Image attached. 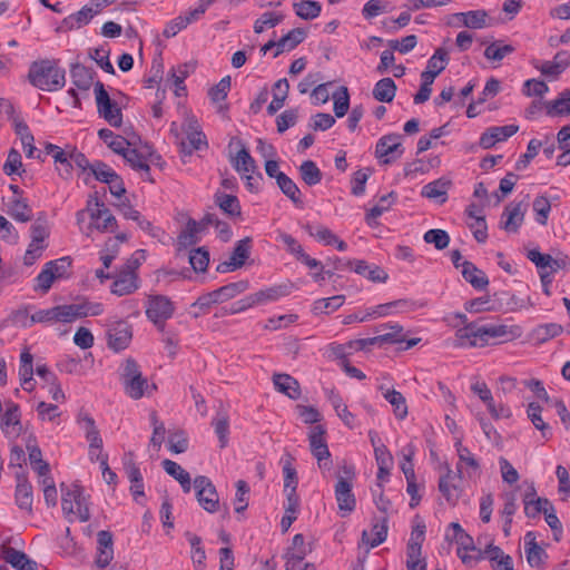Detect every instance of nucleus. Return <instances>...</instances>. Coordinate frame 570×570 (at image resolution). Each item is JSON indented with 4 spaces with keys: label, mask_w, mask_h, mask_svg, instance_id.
I'll return each instance as SVG.
<instances>
[{
    "label": "nucleus",
    "mask_w": 570,
    "mask_h": 570,
    "mask_svg": "<svg viewBox=\"0 0 570 570\" xmlns=\"http://www.w3.org/2000/svg\"><path fill=\"white\" fill-rule=\"evenodd\" d=\"M301 178L307 186H315L322 181L323 174L313 160H305L299 166Z\"/></svg>",
    "instance_id": "obj_42"
},
{
    "label": "nucleus",
    "mask_w": 570,
    "mask_h": 570,
    "mask_svg": "<svg viewBox=\"0 0 570 570\" xmlns=\"http://www.w3.org/2000/svg\"><path fill=\"white\" fill-rule=\"evenodd\" d=\"M307 37V32L303 28H294L277 40V50L274 52V58L283 52L295 49Z\"/></svg>",
    "instance_id": "obj_22"
},
{
    "label": "nucleus",
    "mask_w": 570,
    "mask_h": 570,
    "mask_svg": "<svg viewBox=\"0 0 570 570\" xmlns=\"http://www.w3.org/2000/svg\"><path fill=\"white\" fill-rule=\"evenodd\" d=\"M89 174L92 175L96 180L104 184L112 183V179L118 178V174L101 160L92 163Z\"/></svg>",
    "instance_id": "obj_50"
},
{
    "label": "nucleus",
    "mask_w": 570,
    "mask_h": 570,
    "mask_svg": "<svg viewBox=\"0 0 570 570\" xmlns=\"http://www.w3.org/2000/svg\"><path fill=\"white\" fill-rule=\"evenodd\" d=\"M289 83L286 78L279 79L274 85L273 100L267 106L269 115L276 114L283 106L288 96Z\"/></svg>",
    "instance_id": "obj_33"
},
{
    "label": "nucleus",
    "mask_w": 570,
    "mask_h": 570,
    "mask_svg": "<svg viewBox=\"0 0 570 570\" xmlns=\"http://www.w3.org/2000/svg\"><path fill=\"white\" fill-rule=\"evenodd\" d=\"M425 539V524L419 523L413 527L410 540L406 547V556L407 557H420L422 544Z\"/></svg>",
    "instance_id": "obj_37"
},
{
    "label": "nucleus",
    "mask_w": 570,
    "mask_h": 570,
    "mask_svg": "<svg viewBox=\"0 0 570 570\" xmlns=\"http://www.w3.org/2000/svg\"><path fill=\"white\" fill-rule=\"evenodd\" d=\"M295 13L304 20L317 18L322 11V4L314 0H303L293 4Z\"/></svg>",
    "instance_id": "obj_40"
},
{
    "label": "nucleus",
    "mask_w": 570,
    "mask_h": 570,
    "mask_svg": "<svg viewBox=\"0 0 570 570\" xmlns=\"http://www.w3.org/2000/svg\"><path fill=\"white\" fill-rule=\"evenodd\" d=\"M527 204L523 202L510 203L501 215L500 227L509 233H517L524 220Z\"/></svg>",
    "instance_id": "obj_10"
},
{
    "label": "nucleus",
    "mask_w": 570,
    "mask_h": 570,
    "mask_svg": "<svg viewBox=\"0 0 570 570\" xmlns=\"http://www.w3.org/2000/svg\"><path fill=\"white\" fill-rule=\"evenodd\" d=\"M234 145L239 148L235 156H229V160L235 170L238 173H255L257 169L256 163L243 140L238 137H233L229 140L228 147L230 148Z\"/></svg>",
    "instance_id": "obj_11"
},
{
    "label": "nucleus",
    "mask_w": 570,
    "mask_h": 570,
    "mask_svg": "<svg viewBox=\"0 0 570 570\" xmlns=\"http://www.w3.org/2000/svg\"><path fill=\"white\" fill-rule=\"evenodd\" d=\"M450 61L449 52L445 48H438L428 60L426 70L438 77Z\"/></svg>",
    "instance_id": "obj_44"
},
{
    "label": "nucleus",
    "mask_w": 570,
    "mask_h": 570,
    "mask_svg": "<svg viewBox=\"0 0 570 570\" xmlns=\"http://www.w3.org/2000/svg\"><path fill=\"white\" fill-rule=\"evenodd\" d=\"M451 186V180L445 178H439L423 186L421 195L430 199H436L443 197L441 203L446 200V194Z\"/></svg>",
    "instance_id": "obj_34"
},
{
    "label": "nucleus",
    "mask_w": 570,
    "mask_h": 570,
    "mask_svg": "<svg viewBox=\"0 0 570 570\" xmlns=\"http://www.w3.org/2000/svg\"><path fill=\"white\" fill-rule=\"evenodd\" d=\"M542 147V142L538 139H531L527 146V151L520 156V158L515 163L517 170L525 169L530 161L539 154L540 148Z\"/></svg>",
    "instance_id": "obj_60"
},
{
    "label": "nucleus",
    "mask_w": 570,
    "mask_h": 570,
    "mask_svg": "<svg viewBox=\"0 0 570 570\" xmlns=\"http://www.w3.org/2000/svg\"><path fill=\"white\" fill-rule=\"evenodd\" d=\"M463 26L471 29H482L487 26L488 12L485 10H471L454 14Z\"/></svg>",
    "instance_id": "obj_35"
},
{
    "label": "nucleus",
    "mask_w": 570,
    "mask_h": 570,
    "mask_svg": "<svg viewBox=\"0 0 570 570\" xmlns=\"http://www.w3.org/2000/svg\"><path fill=\"white\" fill-rule=\"evenodd\" d=\"M199 232L198 224L195 219L189 218L186 228L178 235V245L187 248L198 243L196 234Z\"/></svg>",
    "instance_id": "obj_51"
},
{
    "label": "nucleus",
    "mask_w": 570,
    "mask_h": 570,
    "mask_svg": "<svg viewBox=\"0 0 570 570\" xmlns=\"http://www.w3.org/2000/svg\"><path fill=\"white\" fill-rule=\"evenodd\" d=\"M384 399L393 406L394 414L397 419L403 420L407 415V405L403 394L394 389H385L380 386Z\"/></svg>",
    "instance_id": "obj_28"
},
{
    "label": "nucleus",
    "mask_w": 570,
    "mask_h": 570,
    "mask_svg": "<svg viewBox=\"0 0 570 570\" xmlns=\"http://www.w3.org/2000/svg\"><path fill=\"white\" fill-rule=\"evenodd\" d=\"M98 115L104 118L110 126L119 128L122 124L121 108L115 102L106 91L101 81L94 85Z\"/></svg>",
    "instance_id": "obj_4"
},
{
    "label": "nucleus",
    "mask_w": 570,
    "mask_h": 570,
    "mask_svg": "<svg viewBox=\"0 0 570 570\" xmlns=\"http://www.w3.org/2000/svg\"><path fill=\"white\" fill-rule=\"evenodd\" d=\"M304 228L311 237H314L318 242H324L325 245H334V242L337 240V236L323 225H318L314 228L312 225L306 224Z\"/></svg>",
    "instance_id": "obj_56"
},
{
    "label": "nucleus",
    "mask_w": 570,
    "mask_h": 570,
    "mask_svg": "<svg viewBox=\"0 0 570 570\" xmlns=\"http://www.w3.org/2000/svg\"><path fill=\"white\" fill-rule=\"evenodd\" d=\"M482 318L471 322L455 332L456 347H483L489 344L490 338L504 337L505 341L521 336L522 330L518 325L508 326L504 324L482 323Z\"/></svg>",
    "instance_id": "obj_1"
},
{
    "label": "nucleus",
    "mask_w": 570,
    "mask_h": 570,
    "mask_svg": "<svg viewBox=\"0 0 570 570\" xmlns=\"http://www.w3.org/2000/svg\"><path fill=\"white\" fill-rule=\"evenodd\" d=\"M292 287V284H279L253 293L252 296L255 306L263 305L268 302H275L281 297L289 295Z\"/></svg>",
    "instance_id": "obj_20"
},
{
    "label": "nucleus",
    "mask_w": 570,
    "mask_h": 570,
    "mask_svg": "<svg viewBox=\"0 0 570 570\" xmlns=\"http://www.w3.org/2000/svg\"><path fill=\"white\" fill-rule=\"evenodd\" d=\"M62 306L66 323H70L77 318L86 317L89 315L88 301H83L77 304H66Z\"/></svg>",
    "instance_id": "obj_62"
},
{
    "label": "nucleus",
    "mask_w": 570,
    "mask_h": 570,
    "mask_svg": "<svg viewBox=\"0 0 570 570\" xmlns=\"http://www.w3.org/2000/svg\"><path fill=\"white\" fill-rule=\"evenodd\" d=\"M73 501L77 507L78 518L81 522H87L90 519L89 508L83 495V488L78 484H73Z\"/></svg>",
    "instance_id": "obj_61"
},
{
    "label": "nucleus",
    "mask_w": 570,
    "mask_h": 570,
    "mask_svg": "<svg viewBox=\"0 0 570 570\" xmlns=\"http://www.w3.org/2000/svg\"><path fill=\"white\" fill-rule=\"evenodd\" d=\"M282 193L288 197L297 207L303 206L302 193L295 181L286 174L281 173L276 181Z\"/></svg>",
    "instance_id": "obj_31"
},
{
    "label": "nucleus",
    "mask_w": 570,
    "mask_h": 570,
    "mask_svg": "<svg viewBox=\"0 0 570 570\" xmlns=\"http://www.w3.org/2000/svg\"><path fill=\"white\" fill-rule=\"evenodd\" d=\"M194 488L198 503L209 513L219 510V498L215 485L209 478L198 475L194 479Z\"/></svg>",
    "instance_id": "obj_7"
},
{
    "label": "nucleus",
    "mask_w": 570,
    "mask_h": 570,
    "mask_svg": "<svg viewBox=\"0 0 570 570\" xmlns=\"http://www.w3.org/2000/svg\"><path fill=\"white\" fill-rule=\"evenodd\" d=\"M371 174L372 168L360 169L354 173L353 178L351 180V193L354 196H361L365 193V185Z\"/></svg>",
    "instance_id": "obj_63"
},
{
    "label": "nucleus",
    "mask_w": 570,
    "mask_h": 570,
    "mask_svg": "<svg viewBox=\"0 0 570 570\" xmlns=\"http://www.w3.org/2000/svg\"><path fill=\"white\" fill-rule=\"evenodd\" d=\"M519 130L517 125L494 126L482 132L479 145L483 149L492 148L497 142L507 140Z\"/></svg>",
    "instance_id": "obj_14"
},
{
    "label": "nucleus",
    "mask_w": 570,
    "mask_h": 570,
    "mask_svg": "<svg viewBox=\"0 0 570 570\" xmlns=\"http://www.w3.org/2000/svg\"><path fill=\"white\" fill-rule=\"evenodd\" d=\"M7 409L1 413V429L4 433H8V429L12 426L13 431L19 434L22 430L20 420V407L12 401L6 402Z\"/></svg>",
    "instance_id": "obj_24"
},
{
    "label": "nucleus",
    "mask_w": 570,
    "mask_h": 570,
    "mask_svg": "<svg viewBox=\"0 0 570 570\" xmlns=\"http://www.w3.org/2000/svg\"><path fill=\"white\" fill-rule=\"evenodd\" d=\"M423 239L428 244H433L438 250L446 248L450 244V236L443 229H429L425 232Z\"/></svg>",
    "instance_id": "obj_57"
},
{
    "label": "nucleus",
    "mask_w": 570,
    "mask_h": 570,
    "mask_svg": "<svg viewBox=\"0 0 570 570\" xmlns=\"http://www.w3.org/2000/svg\"><path fill=\"white\" fill-rule=\"evenodd\" d=\"M230 90V76L223 77L219 82L208 90V97L212 102L217 104L224 101L227 98L228 91Z\"/></svg>",
    "instance_id": "obj_59"
},
{
    "label": "nucleus",
    "mask_w": 570,
    "mask_h": 570,
    "mask_svg": "<svg viewBox=\"0 0 570 570\" xmlns=\"http://www.w3.org/2000/svg\"><path fill=\"white\" fill-rule=\"evenodd\" d=\"M346 478L338 476L335 484V498L340 511L352 512L356 507V500L352 492L351 479L354 476L353 465H343L342 468Z\"/></svg>",
    "instance_id": "obj_6"
},
{
    "label": "nucleus",
    "mask_w": 570,
    "mask_h": 570,
    "mask_svg": "<svg viewBox=\"0 0 570 570\" xmlns=\"http://www.w3.org/2000/svg\"><path fill=\"white\" fill-rule=\"evenodd\" d=\"M122 157L134 170H140L149 174L150 167L147 163V156L142 151H139L136 148H128Z\"/></svg>",
    "instance_id": "obj_48"
},
{
    "label": "nucleus",
    "mask_w": 570,
    "mask_h": 570,
    "mask_svg": "<svg viewBox=\"0 0 570 570\" xmlns=\"http://www.w3.org/2000/svg\"><path fill=\"white\" fill-rule=\"evenodd\" d=\"M175 305L165 295H150L147 301V318H170L174 315Z\"/></svg>",
    "instance_id": "obj_13"
},
{
    "label": "nucleus",
    "mask_w": 570,
    "mask_h": 570,
    "mask_svg": "<svg viewBox=\"0 0 570 570\" xmlns=\"http://www.w3.org/2000/svg\"><path fill=\"white\" fill-rule=\"evenodd\" d=\"M249 288V282L247 279H240L238 282L229 283L215 291H212L213 296L217 304L227 302L235 296L244 293Z\"/></svg>",
    "instance_id": "obj_23"
},
{
    "label": "nucleus",
    "mask_w": 570,
    "mask_h": 570,
    "mask_svg": "<svg viewBox=\"0 0 570 570\" xmlns=\"http://www.w3.org/2000/svg\"><path fill=\"white\" fill-rule=\"evenodd\" d=\"M1 558L17 570H38V564L31 560L24 552L19 551L12 547L2 544Z\"/></svg>",
    "instance_id": "obj_15"
},
{
    "label": "nucleus",
    "mask_w": 570,
    "mask_h": 570,
    "mask_svg": "<svg viewBox=\"0 0 570 570\" xmlns=\"http://www.w3.org/2000/svg\"><path fill=\"white\" fill-rule=\"evenodd\" d=\"M453 530V540L459 544L458 556L464 564H472L483 559L481 549L475 548L473 538L466 533L458 522L450 523Z\"/></svg>",
    "instance_id": "obj_5"
},
{
    "label": "nucleus",
    "mask_w": 570,
    "mask_h": 570,
    "mask_svg": "<svg viewBox=\"0 0 570 570\" xmlns=\"http://www.w3.org/2000/svg\"><path fill=\"white\" fill-rule=\"evenodd\" d=\"M354 272L374 283H385L389 278L387 273L377 265H368L366 261L354 259Z\"/></svg>",
    "instance_id": "obj_26"
},
{
    "label": "nucleus",
    "mask_w": 570,
    "mask_h": 570,
    "mask_svg": "<svg viewBox=\"0 0 570 570\" xmlns=\"http://www.w3.org/2000/svg\"><path fill=\"white\" fill-rule=\"evenodd\" d=\"M214 197L215 204L223 210L224 214L230 217H239L242 215L240 204L236 196L217 191Z\"/></svg>",
    "instance_id": "obj_32"
},
{
    "label": "nucleus",
    "mask_w": 570,
    "mask_h": 570,
    "mask_svg": "<svg viewBox=\"0 0 570 570\" xmlns=\"http://www.w3.org/2000/svg\"><path fill=\"white\" fill-rule=\"evenodd\" d=\"M453 479L452 471L450 468L446 469V473L439 480V491L445 498L449 504L455 505L461 491L455 484H451L450 480Z\"/></svg>",
    "instance_id": "obj_36"
},
{
    "label": "nucleus",
    "mask_w": 570,
    "mask_h": 570,
    "mask_svg": "<svg viewBox=\"0 0 570 570\" xmlns=\"http://www.w3.org/2000/svg\"><path fill=\"white\" fill-rule=\"evenodd\" d=\"M532 208L535 213V222L546 226L551 212L550 200L546 196H537L532 203Z\"/></svg>",
    "instance_id": "obj_52"
},
{
    "label": "nucleus",
    "mask_w": 570,
    "mask_h": 570,
    "mask_svg": "<svg viewBox=\"0 0 570 570\" xmlns=\"http://www.w3.org/2000/svg\"><path fill=\"white\" fill-rule=\"evenodd\" d=\"M563 332V327L557 323H548L538 325L533 334L540 343H544L551 338L559 336Z\"/></svg>",
    "instance_id": "obj_53"
},
{
    "label": "nucleus",
    "mask_w": 570,
    "mask_h": 570,
    "mask_svg": "<svg viewBox=\"0 0 570 570\" xmlns=\"http://www.w3.org/2000/svg\"><path fill=\"white\" fill-rule=\"evenodd\" d=\"M396 90L397 87L394 80L386 77L375 83L372 94L374 99L380 102H391L396 95Z\"/></svg>",
    "instance_id": "obj_29"
},
{
    "label": "nucleus",
    "mask_w": 570,
    "mask_h": 570,
    "mask_svg": "<svg viewBox=\"0 0 570 570\" xmlns=\"http://www.w3.org/2000/svg\"><path fill=\"white\" fill-rule=\"evenodd\" d=\"M527 561L532 568H542L548 554L538 542H527L525 544Z\"/></svg>",
    "instance_id": "obj_46"
},
{
    "label": "nucleus",
    "mask_w": 570,
    "mask_h": 570,
    "mask_svg": "<svg viewBox=\"0 0 570 570\" xmlns=\"http://www.w3.org/2000/svg\"><path fill=\"white\" fill-rule=\"evenodd\" d=\"M400 134H387L382 136L375 146V157L384 165H389L400 158L404 148L401 144Z\"/></svg>",
    "instance_id": "obj_8"
},
{
    "label": "nucleus",
    "mask_w": 570,
    "mask_h": 570,
    "mask_svg": "<svg viewBox=\"0 0 570 570\" xmlns=\"http://www.w3.org/2000/svg\"><path fill=\"white\" fill-rule=\"evenodd\" d=\"M212 425L214 426L215 433L218 436L219 446L226 448L228 444L229 434V420L225 412H218L216 417L213 419Z\"/></svg>",
    "instance_id": "obj_43"
},
{
    "label": "nucleus",
    "mask_w": 570,
    "mask_h": 570,
    "mask_svg": "<svg viewBox=\"0 0 570 570\" xmlns=\"http://www.w3.org/2000/svg\"><path fill=\"white\" fill-rule=\"evenodd\" d=\"M541 412H542V407L538 403H535V402L529 403L528 410H527L528 417L530 419L532 424L535 426V429H538L541 432L542 436L548 440L551 438L552 433H551V429H550L549 424L543 422Z\"/></svg>",
    "instance_id": "obj_41"
},
{
    "label": "nucleus",
    "mask_w": 570,
    "mask_h": 570,
    "mask_svg": "<svg viewBox=\"0 0 570 570\" xmlns=\"http://www.w3.org/2000/svg\"><path fill=\"white\" fill-rule=\"evenodd\" d=\"M372 531L374 534L372 540H368L366 530H364L362 533V540L365 541L366 543H368L371 546V548H375V547L382 544L386 540L387 518L384 517L381 522H376L375 524H373Z\"/></svg>",
    "instance_id": "obj_47"
},
{
    "label": "nucleus",
    "mask_w": 570,
    "mask_h": 570,
    "mask_svg": "<svg viewBox=\"0 0 570 570\" xmlns=\"http://www.w3.org/2000/svg\"><path fill=\"white\" fill-rule=\"evenodd\" d=\"M341 95H334L333 110L337 118L344 117L350 108V94L345 86L340 87Z\"/></svg>",
    "instance_id": "obj_64"
},
{
    "label": "nucleus",
    "mask_w": 570,
    "mask_h": 570,
    "mask_svg": "<svg viewBox=\"0 0 570 570\" xmlns=\"http://www.w3.org/2000/svg\"><path fill=\"white\" fill-rule=\"evenodd\" d=\"M273 383L275 389L288 396L292 400H297L301 396V386L298 381L285 373H275L273 375Z\"/></svg>",
    "instance_id": "obj_21"
},
{
    "label": "nucleus",
    "mask_w": 570,
    "mask_h": 570,
    "mask_svg": "<svg viewBox=\"0 0 570 570\" xmlns=\"http://www.w3.org/2000/svg\"><path fill=\"white\" fill-rule=\"evenodd\" d=\"M96 71L92 68H88L80 62H73L70 65V77L72 83L83 91H88L92 86Z\"/></svg>",
    "instance_id": "obj_19"
},
{
    "label": "nucleus",
    "mask_w": 570,
    "mask_h": 570,
    "mask_svg": "<svg viewBox=\"0 0 570 570\" xmlns=\"http://www.w3.org/2000/svg\"><path fill=\"white\" fill-rule=\"evenodd\" d=\"M514 50V47L511 45H501V41H495L485 48L484 57L489 60L501 61Z\"/></svg>",
    "instance_id": "obj_58"
},
{
    "label": "nucleus",
    "mask_w": 570,
    "mask_h": 570,
    "mask_svg": "<svg viewBox=\"0 0 570 570\" xmlns=\"http://www.w3.org/2000/svg\"><path fill=\"white\" fill-rule=\"evenodd\" d=\"M97 557L96 564L99 568H106L114 558L112 533L101 530L97 533Z\"/></svg>",
    "instance_id": "obj_16"
},
{
    "label": "nucleus",
    "mask_w": 570,
    "mask_h": 570,
    "mask_svg": "<svg viewBox=\"0 0 570 570\" xmlns=\"http://www.w3.org/2000/svg\"><path fill=\"white\" fill-rule=\"evenodd\" d=\"M29 82L45 91H57L66 85V70L58 66L56 59L32 61L28 71Z\"/></svg>",
    "instance_id": "obj_2"
},
{
    "label": "nucleus",
    "mask_w": 570,
    "mask_h": 570,
    "mask_svg": "<svg viewBox=\"0 0 570 570\" xmlns=\"http://www.w3.org/2000/svg\"><path fill=\"white\" fill-rule=\"evenodd\" d=\"M462 276L475 289H484L489 285V278L485 273L470 261L462 262Z\"/></svg>",
    "instance_id": "obj_25"
},
{
    "label": "nucleus",
    "mask_w": 570,
    "mask_h": 570,
    "mask_svg": "<svg viewBox=\"0 0 570 570\" xmlns=\"http://www.w3.org/2000/svg\"><path fill=\"white\" fill-rule=\"evenodd\" d=\"M187 139L188 141H180V153L186 156H191L195 150L208 147L206 136L203 131L188 132Z\"/></svg>",
    "instance_id": "obj_39"
},
{
    "label": "nucleus",
    "mask_w": 570,
    "mask_h": 570,
    "mask_svg": "<svg viewBox=\"0 0 570 570\" xmlns=\"http://www.w3.org/2000/svg\"><path fill=\"white\" fill-rule=\"evenodd\" d=\"M120 381L125 393L132 400L141 399L145 393L150 395L151 391L157 389L155 384L148 385L147 379L141 373L140 365L132 357L126 358L121 365Z\"/></svg>",
    "instance_id": "obj_3"
},
{
    "label": "nucleus",
    "mask_w": 570,
    "mask_h": 570,
    "mask_svg": "<svg viewBox=\"0 0 570 570\" xmlns=\"http://www.w3.org/2000/svg\"><path fill=\"white\" fill-rule=\"evenodd\" d=\"M325 433L326 431L322 425H315L308 435L311 452L316 458L317 462L331 458L328 446L324 439Z\"/></svg>",
    "instance_id": "obj_17"
},
{
    "label": "nucleus",
    "mask_w": 570,
    "mask_h": 570,
    "mask_svg": "<svg viewBox=\"0 0 570 570\" xmlns=\"http://www.w3.org/2000/svg\"><path fill=\"white\" fill-rule=\"evenodd\" d=\"M189 264L196 273L207 271L209 264V253L204 247L195 248L189 254Z\"/></svg>",
    "instance_id": "obj_54"
},
{
    "label": "nucleus",
    "mask_w": 570,
    "mask_h": 570,
    "mask_svg": "<svg viewBox=\"0 0 570 570\" xmlns=\"http://www.w3.org/2000/svg\"><path fill=\"white\" fill-rule=\"evenodd\" d=\"M312 552V544H306L304 535L297 533L293 537L292 546L287 549L285 557L295 561H303L304 558Z\"/></svg>",
    "instance_id": "obj_38"
},
{
    "label": "nucleus",
    "mask_w": 570,
    "mask_h": 570,
    "mask_svg": "<svg viewBox=\"0 0 570 570\" xmlns=\"http://www.w3.org/2000/svg\"><path fill=\"white\" fill-rule=\"evenodd\" d=\"M344 301H345L344 295H335V296H332L328 298H320L313 303L312 311L315 315L328 314L331 312L336 311L338 307H341L343 305Z\"/></svg>",
    "instance_id": "obj_45"
},
{
    "label": "nucleus",
    "mask_w": 570,
    "mask_h": 570,
    "mask_svg": "<svg viewBox=\"0 0 570 570\" xmlns=\"http://www.w3.org/2000/svg\"><path fill=\"white\" fill-rule=\"evenodd\" d=\"M66 323L65 321V313H63V306L57 305L51 308L47 309H39L36 313H33L30 317L29 324H23V326H31L35 323Z\"/></svg>",
    "instance_id": "obj_27"
},
{
    "label": "nucleus",
    "mask_w": 570,
    "mask_h": 570,
    "mask_svg": "<svg viewBox=\"0 0 570 570\" xmlns=\"http://www.w3.org/2000/svg\"><path fill=\"white\" fill-rule=\"evenodd\" d=\"M252 248V238L245 237L240 240H238L235 244V247L233 249V253L230 255V261H233L235 264H237L238 268H240L246 259L249 257Z\"/></svg>",
    "instance_id": "obj_49"
},
{
    "label": "nucleus",
    "mask_w": 570,
    "mask_h": 570,
    "mask_svg": "<svg viewBox=\"0 0 570 570\" xmlns=\"http://www.w3.org/2000/svg\"><path fill=\"white\" fill-rule=\"evenodd\" d=\"M16 491H14V501L17 507L20 510H24L29 515L33 513L32 504H33V489L31 483L29 482L27 475L24 473L16 474Z\"/></svg>",
    "instance_id": "obj_12"
},
{
    "label": "nucleus",
    "mask_w": 570,
    "mask_h": 570,
    "mask_svg": "<svg viewBox=\"0 0 570 570\" xmlns=\"http://www.w3.org/2000/svg\"><path fill=\"white\" fill-rule=\"evenodd\" d=\"M567 101V97L563 96L562 91L557 99L544 102L547 115L550 117L570 115V105Z\"/></svg>",
    "instance_id": "obj_55"
},
{
    "label": "nucleus",
    "mask_w": 570,
    "mask_h": 570,
    "mask_svg": "<svg viewBox=\"0 0 570 570\" xmlns=\"http://www.w3.org/2000/svg\"><path fill=\"white\" fill-rule=\"evenodd\" d=\"M107 345L114 352H120L129 346L132 338L131 325L126 321H116L108 325L106 332Z\"/></svg>",
    "instance_id": "obj_9"
},
{
    "label": "nucleus",
    "mask_w": 570,
    "mask_h": 570,
    "mask_svg": "<svg viewBox=\"0 0 570 570\" xmlns=\"http://www.w3.org/2000/svg\"><path fill=\"white\" fill-rule=\"evenodd\" d=\"M138 287L137 273L120 269L110 287V291L115 295L124 296L134 293Z\"/></svg>",
    "instance_id": "obj_18"
},
{
    "label": "nucleus",
    "mask_w": 570,
    "mask_h": 570,
    "mask_svg": "<svg viewBox=\"0 0 570 570\" xmlns=\"http://www.w3.org/2000/svg\"><path fill=\"white\" fill-rule=\"evenodd\" d=\"M8 215L17 222L27 223L32 219V209L27 199L16 197L9 203Z\"/></svg>",
    "instance_id": "obj_30"
}]
</instances>
